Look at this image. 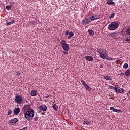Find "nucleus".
Returning a JSON list of instances; mask_svg holds the SVG:
<instances>
[{
    "label": "nucleus",
    "mask_w": 130,
    "mask_h": 130,
    "mask_svg": "<svg viewBox=\"0 0 130 130\" xmlns=\"http://www.w3.org/2000/svg\"><path fill=\"white\" fill-rule=\"evenodd\" d=\"M99 68H103V66L102 64H100L99 66Z\"/></svg>",
    "instance_id": "nucleus-42"
},
{
    "label": "nucleus",
    "mask_w": 130,
    "mask_h": 130,
    "mask_svg": "<svg viewBox=\"0 0 130 130\" xmlns=\"http://www.w3.org/2000/svg\"><path fill=\"white\" fill-rule=\"evenodd\" d=\"M63 53H64V54H68V53H69L68 52L64 51H63Z\"/></svg>",
    "instance_id": "nucleus-41"
},
{
    "label": "nucleus",
    "mask_w": 130,
    "mask_h": 130,
    "mask_svg": "<svg viewBox=\"0 0 130 130\" xmlns=\"http://www.w3.org/2000/svg\"><path fill=\"white\" fill-rule=\"evenodd\" d=\"M88 33L91 36H93V35H94V31H93V30L88 29Z\"/></svg>",
    "instance_id": "nucleus-25"
},
{
    "label": "nucleus",
    "mask_w": 130,
    "mask_h": 130,
    "mask_svg": "<svg viewBox=\"0 0 130 130\" xmlns=\"http://www.w3.org/2000/svg\"><path fill=\"white\" fill-rule=\"evenodd\" d=\"M69 34H70V32L69 31H66L65 32V35L67 36L68 35H69Z\"/></svg>",
    "instance_id": "nucleus-36"
},
{
    "label": "nucleus",
    "mask_w": 130,
    "mask_h": 130,
    "mask_svg": "<svg viewBox=\"0 0 130 130\" xmlns=\"http://www.w3.org/2000/svg\"><path fill=\"white\" fill-rule=\"evenodd\" d=\"M106 58L107 59V60H114L115 59L111 57H109L107 55V56L106 57Z\"/></svg>",
    "instance_id": "nucleus-24"
},
{
    "label": "nucleus",
    "mask_w": 130,
    "mask_h": 130,
    "mask_svg": "<svg viewBox=\"0 0 130 130\" xmlns=\"http://www.w3.org/2000/svg\"><path fill=\"white\" fill-rule=\"evenodd\" d=\"M75 34H74V32L73 31H71L69 32V36L67 37L68 39H71L73 36H74Z\"/></svg>",
    "instance_id": "nucleus-18"
},
{
    "label": "nucleus",
    "mask_w": 130,
    "mask_h": 130,
    "mask_svg": "<svg viewBox=\"0 0 130 130\" xmlns=\"http://www.w3.org/2000/svg\"><path fill=\"white\" fill-rule=\"evenodd\" d=\"M85 58L86 60H88V61H93V60H94V58L91 56H86Z\"/></svg>",
    "instance_id": "nucleus-13"
},
{
    "label": "nucleus",
    "mask_w": 130,
    "mask_h": 130,
    "mask_svg": "<svg viewBox=\"0 0 130 130\" xmlns=\"http://www.w3.org/2000/svg\"><path fill=\"white\" fill-rule=\"evenodd\" d=\"M39 109L42 110V111L45 112L47 110V107L45 105H41L39 107Z\"/></svg>",
    "instance_id": "nucleus-8"
},
{
    "label": "nucleus",
    "mask_w": 130,
    "mask_h": 130,
    "mask_svg": "<svg viewBox=\"0 0 130 130\" xmlns=\"http://www.w3.org/2000/svg\"><path fill=\"white\" fill-rule=\"evenodd\" d=\"M114 16H115V13H112L109 16V18L112 19V18H114Z\"/></svg>",
    "instance_id": "nucleus-26"
},
{
    "label": "nucleus",
    "mask_w": 130,
    "mask_h": 130,
    "mask_svg": "<svg viewBox=\"0 0 130 130\" xmlns=\"http://www.w3.org/2000/svg\"><path fill=\"white\" fill-rule=\"evenodd\" d=\"M16 75V76H20V75H21V74H20V73H19V71H17Z\"/></svg>",
    "instance_id": "nucleus-39"
},
{
    "label": "nucleus",
    "mask_w": 130,
    "mask_h": 130,
    "mask_svg": "<svg viewBox=\"0 0 130 130\" xmlns=\"http://www.w3.org/2000/svg\"><path fill=\"white\" fill-rule=\"evenodd\" d=\"M116 87H118V85H116L115 87L112 86H110L109 88L110 89H112V90H114L116 92H117V88H116Z\"/></svg>",
    "instance_id": "nucleus-20"
},
{
    "label": "nucleus",
    "mask_w": 130,
    "mask_h": 130,
    "mask_svg": "<svg viewBox=\"0 0 130 130\" xmlns=\"http://www.w3.org/2000/svg\"><path fill=\"white\" fill-rule=\"evenodd\" d=\"M119 27V22L118 21H114L111 22L108 26V29L110 31H114Z\"/></svg>",
    "instance_id": "nucleus-2"
},
{
    "label": "nucleus",
    "mask_w": 130,
    "mask_h": 130,
    "mask_svg": "<svg viewBox=\"0 0 130 130\" xmlns=\"http://www.w3.org/2000/svg\"><path fill=\"white\" fill-rule=\"evenodd\" d=\"M98 52L99 53L101 58H102V59H106L107 53H106V51L105 50H99Z\"/></svg>",
    "instance_id": "nucleus-3"
},
{
    "label": "nucleus",
    "mask_w": 130,
    "mask_h": 130,
    "mask_svg": "<svg viewBox=\"0 0 130 130\" xmlns=\"http://www.w3.org/2000/svg\"><path fill=\"white\" fill-rule=\"evenodd\" d=\"M37 120H38V118L37 117H35L34 118V121H37Z\"/></svg>",
    "instance_id": "nucleus-35"
},
{
    "label": "nucleus",
    "mask_w": 130,
    "mask_h": 130,
    "mask_svg": "<svg viewBox=\"0 0 130 130\" xmlns=\"http://www.w3.org/2000/svg\"><path fill=\"white\" fill-rule=\"evenodd\" d=\"M49 97H51V95H47L45 96V98H49Z\"/></svg>",
    "instance_id": "nucleus-38"
},
{
    "label": "nucleus",
    "mask_w": 130,
    "mask_h": 130,
    "mask_svg": "<svg viewBox=\"0 0 130 130\" xmlns=\"http://www.w3.org/2000/svg\"><path fill=\"white\" fill-rule=\"evenodd\" d=\"M119 75H120V76H125V73H120Z\"/></svg>",
    "instance_id": "nucleus-37"
},
{
    "label": "nucleus",
    "mask_w": 130,
    "mask_h": 130,
    "mask_svg": "<svg viewBox=\"0 0 130 130\" xmlns=\"http://www.w3.org/2000/svg\"><path fill=\"white\" fill-rule=\"evenodd\" d=\"M15 23V20H13L11 21H8L7 22V26H10V25H12V24H14Z\"/></svg>",
    "instance_id": "nucleus-22"
},
{
    "label": "nucleus",
    "mask_w": 130,
    "mask_h": 130,
    "mask_svg": "<svg viewBox=\"0 0 130 130\" xmlns=\"http://www.w3.org/2000/svg\"><path fill=\"white\" fill-rule=\"evenodd\" d=\"M127 96V97H128V98H130V90L128 91Z\"/></svg>",
    "instance_id": "nucleus-34"
},
{
    "label": "nucleus",
    "mask_w": 130,
    "mask_h": 130,
    "mask_svg": "<svg viewBox=\"0 0 130 130\" xmlns=\"http://www.w3.org/2000/svg\"><path fill=\"white\" fill-rule=\"evenodd\" d=\"M89 23H91L90 19H85L82 21V25H88Z\"/></svg>",
    "instance_id": "nucleus-9"
},
{
    "label": "nucleus",
    "mask_w": 130,
    "mask_h": 130,
    "mask_svg": "<svg viewBox=\"0 0 130 130\" xmlns=\"http://www.w3.org/2000/svg\"><path fill=\"white\" fill-rule=\"evenodd\" d=\"M123 41H126L128 43H130V36L126 37L124 40Z\"/></svg>",
    "instance_id": "nucleus-23"
},
{
    "label": "nucleus",
    "mask_w": 130,
    "mask_h": 130,
    "mask_svg": "<svg viewBox=\"0 0 130 130\" xmlns=\"http://www.w3.org/2000/svg\"><path fill=\"white\" fill-rule=\"evenodd\" d=\"M7 114H8V115H10L12 114V110L11 109H9L8 110Z\"/></svg>",
    "instance_id": "nucleus-33"
},
{
    "label": "nucleus",
    "mask_w": 130,
    "mask_h": 130,
    "mask_svg": "<svg viewBox=\"0 0 130 130\" xmlns=\"http://www.w3.org/2000/svg\"><path fill=\"white\" fill-rule=\"evenodd\" d=\"M126 33L128 36L130 35V28H128L126 30Z\"/></svg>",
    "instance_id": "nucleus-28"
},
{
    "label": "nucleus",
    "mask_w": 130,
    "mask_h": 130,
    "mask_svg": "<svg viewBox=\"0 0 130 130\" xmlns=\"http://www.w3.org/2000/svg\"><path fill=\"white\" fill-rule=\"evenodd\" d=\"M123 67L124 69H127V68H128V64L127 63H125L123 65Z\"/></svg>",
    "instance_id": "nucleus-31"
},
{
    "label": "nucleus",
    "mask_w": 130,
    "mask_h": 130,
    "mask_svg": "<svg viewBox=\"0 0 130 130\" xmlns=\"http://www.w3.org/2000/svg\"><path fill=\"white\" fill-rule=\"evenodd\" d=\"M19 121V119L17 118H14L12 120H10L8 121V123L10 125H15L17 122Z\"/></svg>",
    "instance_id": "nucleus-6"
},
{
    "label": "nucleus",
    "mask_w": 130,
    "mask_h": 130,
    "mask_svg": "<svg viewBox=\"0 0 130 130\" xmlns=\"http://www.w3.org/2000/svg\"><path fill=\"white\" fill-rule=\"evenodd\" d=\"M29 109H30V105H25L23 107L24 113H25V112H27L28 110H29Z\"/></svg>",
    "instance_id": "nucleus-11"
},
{
    "label": "nucleus",
    "mask_w": 130,
    "mask_h": 130,
    "mask_svg": "<svg viewBox=\"0 0 130 130\" xmlns=\"http://www.w3.org/2000/svg\"><path fill=\"white\" fill-rule=\"evenodd\" d=\"M110 109L114 111V112H117V113H119L120 112H121V110L114 108V107H111L110 108Z\"/></svg>",
    "instance_id": "nucleus-12"
},
{
    "label": "nucleus",
    "mask_w": 130,
    "mask_h": 130,
    "mask_svg": "<svg viewBox=\"0 0 130 130\" xmlns=\"http://www.w3.org/2000/svg\"><path fill=\"white\" fill-rule=\"evenodd\" d=\"M81 82L86 90H88V91H91V87H89V85L87 84V83H86L85 81L82 79L81 80Z\"/></svg>",
    "instance_id": "nucleus-7"
},
{
    "label": "nucleus",
    "mask_w": 130,
    "mask_h": 130,
    "mask_svg": "<svg viewBox=\"0 0 130 130\" xmlns=\"http://www.w3.org/2000/svg\"><path fill=\"white\" fill-rule=\"evenodd\" d=\"M114 2L112 0H108L107 2V5H109L110 6L111 5H113Z\"/></svg>",
    "instance_id": "nucleus-21"
},
{
    "label": "nucleus",
    "mask_w": 130,
    "mask_h": 130,
    "mask_svg": "<svg viewBox=\"0 0 130 130\" xmlns=\"http://www.w3.org/2000/svg\"><path fill=\"white\" fill-rule=\"evenodd\" d=\"M11 51L12 53H14V51H13L12 50Z\"/></svg>",
    "instance_id": "nucleus-43"
},
{
    "label": "nucleus",
    "mask_w": 130,
    "mask_h": 130,
    "mask_svg": "<svg viewBox=\"0 0 130 130\" xmlns=\"http://www.w3.org/2000/svg\"><path fill=\"white\" fill-rule=\"evenodd\" d=\"M104 78L105 80H107V81H111V80H112V77L108 75L105 76Z\"/></svg>",
    "instance_id": "nucleus-16"
},
{
    "label": "nucleus",
    "mask_w": 130,
    "mask_h": 130,
    "mask_svg": "<svg viewBox=\"0 0 130 130\" xmlns=\"http://www.w3.org/2000/svg\"><path fill=\"white\" fill-rule=\"evenodd\" d=\"M26 102H28V101H26Z\"/></svg>",
    "instance_id": "nucleus-44"
},
{
    "label": "nucleus",
    "mask_w": 130,
    "mask_h": 130,
    "mask_svg": "<svg viewBox=\"0 0 130 130\" xmlns=\"http://www.w3.org/2000/svg\"><path fill=\"white\" fill-rule=\"evenodd\" d=\"M24 116L27 120H31L34 117V110L29 109L27 112H24Z\"/></svg>",
    "instance_id": "nucleus-1"
},
{
    "label": "nucleus",
    "mask_w": 130,
    "mask_h": 130,
    "mask_svg": "<svg viewBox=\"0 0 130 130\" xmlns=\"http://www.w3.org/2000/svg\"><path fill=\"white\" fill-rule=\"evenodd\" d=\"M52 108L55 111H57V106H56V104L53 105Z\"/></svg>",
    "instance_id": "nucleus-27"
},
{
    "label": "nucleus",
    "mask_w": 130,
    "mask_h": 130,
    "mask_svg": "<svg viewBox=\"0 0 130 130\" xmlns=\"http://www.w3.org/2000/svg\"><path fill=\"white\" fill-rule=\"evenodd\" d=\"M22 130H28V127H24L22 129Z\"/></svg>",
    "instance_id": "nucleus-40"
},
{
    "label": "nucleus",
    "mask_w": 130,
    "mask_h": 130,
    "mask_svg": "<svg viewBox=\"0 0 130 130\" xmlns=\"http://www.w3.org/2000/svg\"><path fill=\"white\" fill-rule=\"evenodd\" d=\"M122 35L123 36V37H126V36H128L126 32H122Z\"/></svg>",
    "instance_id": "nucleus-32"
},
{
    "label": "nucleus",
    "mask_w": 130,
    "mask_h": 130,
    "mask_svg": "<svg viewBox=\"0 0 130 130\" xmlns=\"http://www.w3.org/2000/svg\"><path fill=\"white\" fill-rule=\"evenodd\" d=\"M60 44H61L62 48L65 51H68L69 49H70V46H69L68 44L66 43V41H64V40H62L61 41Z\"/></svg>",
    "instance_id": "nucleus-4"
},
{
    "label": "nucleus",
    "mask_w": 130,
    "mask_h": 130,
    "mask_svg": "<svg viewBox=\"0 0 130 130\" xmlns=\"http://www.w3.org/2000/svg\"><path fill=\"white\" fill-rule=\"evenodd\" d=\"M125 76L126 77H129V76H130V68H129L125 71Z\"/></svg>",
    "instance_id": "nucleus-17"
},
{
    "label": "nucleus",
    "mask_w": 130,
    "mask_h": 130,
    "mask_svg": "<svg viewBox=\"0 0 130 130\" xmlns=\"http://www.w3.org/2000/svg\"><path fill=\"white\" fill-rule=\"evenodd\" d=\"M15 103L17 104H22L23 103V97L21 95H16L14 100Z\"/></svg>",
    "instance_id": "nucleus-5"
},
{
    "label": "nucleus",
    "mask_w": 130,
    "mask_h": 130,
    "mask_svg": "<svg viewBox=\"0 0 130 130\" xmlns=\"http://www.w3.org/2000/svg\"><path fill=\"white\" fill-rule=\"evenodd\" d=\"M111 35H113V34H112Z\"/></svg>",
    "instance_id": "nucleus-45"
},
{
    "label": "nucleus",
    "mask_w": 130,
    "mask_h": 130,
    "mask_svg": "<svg viewBox=\"0 0 130 130\" xmlns=\"http://www.w3.org/2000/svg\"><path fill=\"white\" fill-rule=\"evenodd\" d=\"M6 10H11V9H12V6H10V5H7L6 6Z\"/></svg>",
    "instance_id": "nucleus-30"
},
{
    "label": "nucleus",
    "mask_w": 130,
    "mask_h": 130,
    "mask_svg": "<svg viewBox=\"0 0 130 130\" xmlns=\"http://www.w3.org/2000/svg\"><path fill=\"white\" fill-rule=\"evenodd\" d=\"M116 89H117V91L116 92H119V93H123V92H124V89L123 88L116 87Z\"/></svg>",
    "instance_id": "nucleus-15"
},
{
    "label": "nucleus",
    "mask_w": 130,
    "mask_h": 130,
    "mask_svg": "<svg viewBox=\"0 0 130 130\" xmlns=\"http://www.w3.org/2000/svg\"><path fill=\"white\" fill-rule=\"evenodd\" d=\"M30 95L31 96H36L37 95V91L36 90H31Z\"/></svg>",
    "instance_id": "nucleus-19"
},
{
    "label": "nucleus",
    "mask_w": 130,
    "mask_h": 130,
    "mask_svg": "<svg viewBox=\"0 0 130 130\" xmlns=\"http://www.w3.org/2000/svg\"><path fill=\"white\" fill-rule=\"evenodd\" d=\"M83 124H87V125H89L91 124V122L88 121H84V123H83Z\"/></svg>",
    "instance_id": "nucleus-29"
},
{
    "label": "nucleus",
    "mask_w": 130,
    "mask_h": 130,
    "mask_svg": "<svg viewBox=\"0 0 130 130\" xmlns=\"http://www.w3.org/2000/svg\"><path fill=\"white\" fill-rule=\"evenodd\" d=\"M13 112H14V115H17V114H19L20 113V108H15L13 110Z\"/></svg>",
    "instance_id": "nucleus-10"
},
{
    "label": "nucleus",
    "mask_w": 130,
    "mask_h": 130,
    "mask_svg": "<svg viewBox=\"0 0 130 130\" xmlns=\"http://www.w3.org/2000/svg\"><path fill=\"white\" fill-rule=\"evenodd\" d=\"M99 19V16L98 15H94L90 17V20L91 21H95V20H98Z\"/></svg>",
    "instance_id": "nucleus-14"
}]
</instances>
